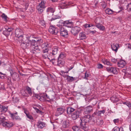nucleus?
Wrapping results in <instances>:
<instances>
[{"label": "nucleus", "mask_w": 131, "mask_h": 131, "mask_svg": "<svg viewBox=\"0 0 131 131\" xmlns=\"http://www.w3.org/2000/svg\"><path fill=\"white\" fill-rule=\"evenodd\" d=\"M42 49V57L43 59L48 58L50 60L48 57L49 49L51 48V45L47 43H45L42 44L41 45Z\"/></svg>", "instance_id": "nucleus-2"}, {"label": "nucleus", "mask_w": 131, "mask_h": 131, "mask_svg": "<svg viewBox=\"0 0 131 131\" xmlns=\"http://www.w3.org/2000/svg\"><path fill=\"white\" fill-rule=\"evenodd\" d=\"M112 73L114 74H116L118 72L117 71V69L116 68H112Z\"/></svg>", "instance_id": "nucleus-44"}, {"label": "nucleus", "mask_w": 131, "mask_h": 131, "mask_svg": "<svg viewBox=\"0 0 131 131\" xmlns=\"http://www.w3.org/2000/svg\"><path fill=\"white\" fill-rule=\"evenodd\" d=\"M92 118L90 115H86L80 118V127L85 131L88 130V123L92 119Z\"/></svg>", "instance_id": "nucleus-1"}, {"label": "nucleus", "mask_w": 131, "mask_h": 131, "mask_svg": "<svg viewBox=\"0 0 131 131\" xmlns=\"http://www.w3.org/2000/svg\"><path fill=\"white\" fill-rule=\"evenodd\" d=\"M106 70L107 71L110 73H112V67H107L106 68Z\"/></svg>", "instance_id": "nucleus-47"}, {"label": "nucleus", "mask_w": 131, "mask_h": 131, "mask_svg": "<svg viewBox=\"0 0 131 131\" xmlns=\"http://www.w3.org/2000/svg\"><path fill=\"white\" fill-rule=\"evenodd\" d=\"M9 113L11 117H15V115L17 114V113L16 112H14L13 113Z\"/></svg>", "instance_id": "nucleus-48"}, {"label": "nucleus", "mask_w": 131, "mask_h": 131, "mask_svg": "<svg viewBox=\"0 0 131 131\" xmlns=\"http://www.w3.org/2000/svg\"><path fill=\"white\" fill-rule=\"evenodd\" d=\"M80 30L81 28L79 27L76 26L73 27L70 31L75 36L80 32Z\"/></svg>", "instance_id": "nucleus-4"}, {"label": "nucleus", "mask_w": 131, "mask_h": 131, "mask_svg": "<svg viewBox=\"0 0 131 131\" xmlns=\"http://www.w3.org/2000/svg\"><path fill=\"white\" fill-rule=\"evenodd\" d=\"M40 24L41 26L45 27V22L43 20H40Z\"/></svg>", "instance_id": "nucleus-41"}, {"label": "nucleus", "mask_w": 131, "mask_h": 131, "mask_svg": "<svg viewBox=\"0 0 131 131\" xmlns=\"http://www.w3.org/2000/svg\"><path fill=\"white\" fill-rule=\"evenodd\" d=\"M126 47L127 48L129 49H131V45L129 43L126 44Z\"/></svg>", "instance_id": "nucleus-56"}, {"label": "nucleus", "mask_w": 131, "mask_h": 131, "mask_svg": "<svg viewBox=\"0 0 131 131\" xmlns=\"http://www.w3.org/2000/svg\"><path fill=\"white\" fill-rule=\"evenodd\" d=\"M26 38L28 39V40H29V43L30 44V47H31V48L32 47H34L35 46L36 43L37 42H38L39 41L41 42L42 41V40L41 39H40V40H38L37 41H36L34 40H31L30 39L29 37H26Z\"/></svg>", "instance_id": "nucleus-6"}, {"label": "nucleus", "mask_w": 131, "mask_h": 131, "mask_svg": "<svg viewBox=\"0 0 131 131\" xmlns=\"http://www.w3.org/2000/svg\"><path fill=\"white\" fill-rule=\"evenodd\" d=\"M74 110V109L72 108L71 107H68L67 108V113L68 114H70Z\"/></svg>", "instance_id": "nucleus-28"}, {"label": "nucleus", "mask_w": 131, "mask_h": 131, "mask_svg": "<svg viewBox=\"0 0 131 131\" xmlns=\"http://www.w3.org/2000/svg\"><path fill=\"white\" fill-rule=\"evenodd\" d=\"M24 112L26 114V116L27 115L29 114V111L26 109H25L24 110Z\"/></svg>", "instance_id": "nucleus-51"}, {"label": "nucleus", "mask_w": 131, "mask_h": 131, "mask_svg": "<svg viewBox=\"0 0 131 131\" xmlns=\"http://www.w3.org/2000/svg\"><path fill=\"white\" fill-rule=\"evenodd\" d=\"M84 112L85 114H88L93 111V108L91 106H89L85 108L84 109Z\"/></svg>", "instance_id": "nucleus-14"}, {"label": "nucleus", "mask_w": 131, "mask_h": 131, "mask_svg": "<svg viewBox=\"0 0 131 131\" xmlns=\"http://www.w3.org/2000/svg\"><path fill=\"white\" fill-rule=\"evenodd\" d=\"M26 116L28 118L30 119V120H33V117L30 115L29 114H28Z\"/></svg>", "instance_id": "nucleus-52"}, {"label": "nucleus", "mask_w": 131, "mask_h": 131, "mask_svg": "<svg viewBox=\"0 0 131 131\" xmlns=\"http://www.w3.org/2000/svg\"><path fill=\"white\" fill-rule=\"evenodd\" d=\"M5 29V30H4L3 31V34L5 36H6L9 35V34L8 32V31L7 30V29Z\"/></svg>", "instance_id": "nucleus-42"}, {"label": "nucleus", "mask_w": 131, "mask_h": 131, "mask_svg": "<svg viewBox=\"0 0 131 131\" xmlns=\"http://www.w3.org/2000/svg\"><path fill=\"white\" fill-rule=\"evenodd\" d=\"M89 76V75L88 74H87V71H86L85 73V76L84 77V78L87 79L88 77Z\"/></svg>", "instance_id": "nucleus-55"}, {"label": "nucleus", "mask_w": 131, "mask_h": 131, "mask_svg": "<svg viewBox=\"0 0 131 131\" xmlns=\"http://www.w3.org/2000/svg\"><path fill=\"white\" fill-rule=\"evenodd\" d=\"M35 97L36 98H37L40 101H41L42 100V99L41 97L38 95H35Z\"/></svg>", "instance_id": "nucleus-54"}, {"label": "nucleus", "mask_w": 131, "mask_h": 131, "mask_svg": "<svg viewBox=\"0 0 131 131\" xmlns=\"http://www.w3.org/2000/svg\"><path fill=\"white\" fill-rule=\"evenodd\" d=\"M95 26L101 30H103L105 28L104 27L100 24H96L95 25Z\"/></svg>", "instance_id": "nucleus-27"}, {"label": "nucleus", "mask_w": 131, "mask_h": 131, "mask_svg": "<svg viewBox=\"0 0 131 131\" xmlns=\"http://www.w3.org/2000/svg\"><path fill=\"white\" fill-rule=\"evenodd\" d=\"M46 96L47 98L49 99L50 100H53L54 99V97L52 96L51 95H50L49 96H48L47 94H46Z\"/></svg>", "instance_id": "nucleus-43"}, {"label": "nucleus", "mask_w": 131, "mask_h": 131, "mask_svg": "<svg viewBox=\"0 0 131 131\" xmlns=\"http://www.w3.org/2000/svg\"><path fill=\"white\" fill-rule=\"evenodd\" d=\"M7 110V107L2 105H0V110L1 112H5Z\"/></svg>", "instance_id": "nucleus-26"}, {"label": "nucleus", "mask_w": 131, "mask_h": 131, "mask_svg": "<svg viewBox=\"0 0 131 131\" xmlns=\"http://www.w3.org/2000/svg\"><path fill=\"white\" fill-rule=\"evenodd\" d=\"M13 101L14 103H16L18 101V99L17 98H15L13 99Z\"/></svg>", "instance_id": "nucleus-58"}, {"label": "nucleus", "mask_w": 131, "mask_h": 131, "mask_svg": "<svg viewBox=\"0 0 131 131\" xmlns=\"http://www.w3.org/2000/svg\"><path fill=\"white\" fill-rule=\"evenodd\" d=\"M2 124L4 126L9 128L12 127L13 125L12 122L8 121L6 120Z\"/></svg>", "instance_id": "nucleus-10"}, {"label": "nucleus", "mask_w": 131, "mask_h": 131, "mask_svg": "<svg viewBox=\"0 0 131 131\" xmlns=\"http://www.w3.org/2000/svg\"><path fill=\"white\" fill-rule=\"evenodd\" d=\"M72 129L74 131H81L80 129L78 126H73Z\"/></svg>", "instance_id": "nucleus-36"}, {"label": "nucleus", "mask_w": 131, "mask_h": 131, "mask_svg": "<svg viewBox=\"0 0 131 131\" xmlns=\"http://www.w3.org/2000/svg\"><path fill=\"white\" fill-rule=\"evenodd\" d=\"M128 7L129 8V9L131 11V3H129L128 5Z\"/></svg>", "instance_id": "nucleus-64"}, {"label": "nucleus", "mask_w": 131, "mask_h": 131, "mask_svg": "<svg viewBox=\"0 0 131 131\" xmlns=\"http://www.w3.org/2000/svg\"><path fill=\"white\" fill-rule=\"evenodd\" d=\"M96 123L97 125L100 126L103 124V122L102 119H98L97 120Z\"/></svg>", "instance_id": "nucleus-29"}, {"label": "nucleus", "mask_w": 131, "mask_h": 131, "mask_svg": "<svg viewBox=\"0 0 131 131\" xmlns=\"http://www.w3.org/2000/svg\"><path fill=\"white\" fill-rule=\"evenodd\" d=\"M65 111L64 108L61 107L57 108L56 113V116H59L62 114Z\"/></svg>", "instance_id": "nucleus-11"}, {"label": "nucleus", "mask_w": 131, "mask_h": 131, "mask_svg": "<svg viewBox=\"0 0 131 131\" xmlns=\"http://www.w3.org/2000/svg\"><path fill=\"white\" fill-rule=\"evenodd\" d=\"M15 36L17 37L23 35L22 30L19 28L16 29L15 31Z\"/></svg>", "instance_id": "nucleus-9"}, {"label": "nucleus", "mask_w": 131, "mask_h": 131, "mask_svg": "<svg viewBox=\"0 0 131 131\" xmlns=\"http://www.w3.org/2000/svg\"><path fill=\"white\" fill-rule=\"evenodd\" d=\"M29 41L28 39L26 38V39L25 41H23L20 44V46L21 48L24 49L29 48L30 45Z\"/></svg>", "instance_id": "nucleus-3"}, {"label": "nucleus", "mask_w": 131, "mask_h": 131, "mask_svg": "<svg viewBox=\"0 0 131 131\" xmlns=\"http://www.w3.org/2000/svg\"><path fill=\"white\" fill-rule=\"evenodd\" d=\"M65 63V59L58 58V65L59 66H63Z\"/></svg>", "instance_id": "nucleus-17"}, {"label": "nucleus", "mask_w": 131, "mask_h": 131, "mask_svg": "<svg viewBox=\"0 0 131 131\" xmlns=\"http://www.w3.org/2000/svg\"><path fill=\"white\" fill-rule=\"evenodd\" d=\"M49 31L52 34L56 35L58 32V30L53 26H51L49 27Z\"/></svg>", "instance_id": "nucleus-7"}, {"label": "nucleus", "mask_w": 131, "mask_h": 131, "mask_svg": "<svg viewBox=\"0 0 131 131\" xmlns=\"http://www.w3.org/2000/svg\"><path fill=\"white\" fill-rule=\"evenodd\" d=\"M14 117H12V118L14 119L18 120H21V118L18 116H15Z\"/></svg>", "instance_id": "nucleus-46"}, {"label": "nucleus", "mask_w": 131, "mask_h": 131, "mask_svg": "<svg viewBox=\"0 0 131 131\" xmlns=\"http://www.w3.org/2000/svg\"><path fill=\"white\" fill-rule=\"evenodd\" d=\"M26 91L28 93V94L31 96L32 94L31 89L29 87H27L26 89Z\"/></svg>", "instance_id": "nucleus-30"}, {"label": "nucleus", "mask_w": 131, "mask_h": 131, "mask_svg": "<svg viewBox=\"0 0 131 131\" xmlns=\"http://www.w3.org/2000/svg\"><path fill=\"white\" fill-rule=\"evenodd\" d=\"M69 121V120H66V127H68L70 126Z\"/></svg>", "instance_id": "nucleus-53"}, {"label": "nucleus", "mask_w": 131, "mask_h": 131, "mask_svg": "<svg viewBox=\"0 0 131 131\" xmlns=\"http://www.w3.org/2000/svg\"><path fill=\"white\" fill-rule=\"evenodd\" d=\"M31 48L32 49V50L31 51L32 53H35V51L38 52L40 50L37 45L32 47Z\"/></svg>", "instance_id": "nucleus-18"}, {"label": "nucleus", "mask_w": 131, "mask_h": 131, "mask_svg": "<svg viewBox=\"0 0 131 131\" xmlns=\"http://www.w3.org/2000/svg\"><path fill=\"white\" fill-rule=\"evenodd\" d=\"M105 12L107 14H111L113 13V11L109 8L106 9L105 10Z\"/></svg>", "instance_id": "nucleus-31"}, {"label": "nucleus", "mask_w": 131, "mask_h": 131, "mask_svg": "<svg viewBox=\"0 0 131 131\" xmlns=\"http://www.w3.org/2000/svg\"><path fill=\"white\" fill-rule=\"evenodd\" d=\"M103 62L105 64L107 65L111 66L112 64L110 63L107 59H105L103 60Z\"/></svg>", "instance_id": "nucleus-35"}, {"label": "nucleus", "mask_w": 131, "mask_h": 131, "mask_svg": "<svg viewBox=\"0 0 131 131\" xmlns=\"http://www.w3.org/2000/svg\"><path fill=\"white\" fill-rule=\"evenodd\" d=\"M67 80L68 81L70 82L74 80V78L72 77H70L68 75L67 76Z\"/></svg>", "instance_id": "nucleus-33"}, {"label": "nucleus", "mask_w": 131, "mask_h": 131, "mask_svg": "<svg viewBox=\"0 0 131 131\" xmlns=\"http://www.w3.org/2000/svg\"><path fill=\"white\" fill-rule=\"evenodd\" d=\"M126 62L124 60H121L117 62L118 67L120 68H123L125 65Z\"/></svg>", "instance_id": "nucleus-16"}, {"label": "nucleus", "mask_w": 131, "mask_h": 131, "mask_svg": "<svg viewBox=\"0 0 131 131\" xmlns=\"http://www.w3.org/2000/svg\"><path fill=\"white\" fill-rule=\"evenodd\" d=\"M45 123L43 122L39 121L37 124V126L38 128H42L45 126Z\"/></svg>", "instance_id": "nucleus-13"}, {"label": "nucleus", "mask_w": 131, "mask_h": 131, "mask_svg": "<svg viewBox=\"0 0 131 131\" xmlns=\"http://www.w3.org/2000/svg\"><path fill=\"white\" fill-rule=\"evenodd\" d=\"M46 2L44 1H41V2L39 4V5L38 6L42 8H45L46 7L45 6Z\"/></svg>", "instance_id": "nucleus-24"}, {"label": "nucleus", "mask_w": 131, "mask_h": 131, "mask_svg": "<svg viewBox=\"0 0 131 131\" xmlns=\"http://www.w3.org/2000/svg\"><path fill=\"white\" fill-rule=\"evenodd\" d=\"M73 24V23L70 20L66 21V28L67 29H68L70 28V31L71 30V28H72V25Z\"/></svg>", "instance_id": "nucleus-12"}, {"label": "nucleus", "mask_w": 131, "mask_h": 131, "mask_svg": "<svg viewBox=\"0 0 131 131\" xmlns=\"http://www.w3.org/2000/svg\"><path fill=\"white\" fill-rule=\"evenodd\" d=\"M81 115V111H76L73 112L71 116L73 119L75 120L79 117Z\"/></svg>", "instance_id": "nucleus-5"}, {"label": "nucleus", "mask_w": 131, "mask_h": 131, "mask_svg": "<svg viewBox=\"0 0 131 131\" xmlns=\"http://www.w3.org/2000/svg\"><path fill=\"white\" fill-rule=\"evenodd\" d=\"M97 112H94V113L92 115V116L93 117H95L96 115Z\"/></svg>", "instance_id": "nucleus-63"}, {"label": "nucleus", "mask_w": 131, "mask_h": 131, "mask_svg": "<svg viewBox=\"0 0 131 131\" xmlns=\"http://www.w3.org/2000/svg\"><path fill=\"white\" fill-rule=\"evenodd\" d=\"M119 46L118 44L114 43L113 45H111L112 49L116 52L117 51L118 47Z\"/></svg>", "instance_id": "nucleus-23"}, {"label": "nucleus", "mask_w": 131, "mask_h": 131, "mask_svg": "<svg viewBox=\"0 0 131 131\" xmlns=\"http://www.w3.org/2000/svg\"><path fill=\"white\" fill-rule=\"evenodd\" d=\"M58 58H61V59H65V57L64 54L62 52H61L59 55Z\"/></svg>", "instance_id": "nucleus-40"}, {"label": "nucleus", "mask_w": 131, "mask_h": 131, "mask_svg": "<svg viewBox=\"0 0 131 131\" xmlns=\"http://www.w3.org/2000/svg\"><path fill=\"white\" fill-rule=\"evenodd\" d=\"M84 26L86 28L87 27H90V25L88 24H85L84 25Z\"/></svg>", "instance_id": "nucleus-62"}, {"label": "nucleus", "mask_w": 131, "mask_h": 131, "mask_svg": "<svg viewBox=\"0 0 131 131\" xmlns=\"http://www.w3.org/2000/svg\"><path fill=\"white\" fill-rule=\"evenodd\" d=\"M54 11V8L51 7H49L47 9V12H48V14L50 13H51V15H53V13Z\"/></svg>", "instance_id": "nucleus-20"}, {"label": "nucleus", "mask_w": 131, "mask_h": 131, "mask_svg": "<svg viewBox=\"0 0 131 131\" xmlns=\"http://www.w3.org/2000/svg\"><path fill=\"white\" fill-rule=\"evenodd\" d=\"M5 29H7L8 32L10 34V33L13 30V29L11 28H8L7 26H5Z\"/></svg>", "instance_id": "nucleus-39"}, {"label": "nucleus", "mask_w": 131, "mask_h": 131, "mask_svg": "<svg viewBox=\"0 0 131 131\" xmlns=\"http://www.w3.org/2000/svg\"><path fill=\"white\" fill-rule=\"evenodd\" d=\"M23 35H22L21 36H19L17 37H18V40L20 43L22 42V41L23 40Z\"/></svg>", "instance_id": "nucleus-37"}, {"label": "nucleus", "mask_w": 131, "mask_h": 131, "mask_svg": "<svg viewBox=\"0 0 131 131\" xmlns=\"http://www.w3.org/2000/svg\"><path fill=\"white\" fill-rule=\"evenodd\" d=\"M60 34L61 36L64 37H65L66 36V29L65 27H63L61 28Z\"/></svg>", "instance_id": "nucleus-19"}, {"label": "nucleus", "mask_w": 131, "mask_h": 131, "mask_svg": "<svg viewBox=\"0 0 131 131\" xmlns=\"http://www.w3.org/2000/svg\"><path fill=\"white\" fill-rule=\"evenodd\" d=\"M60 74L63 76L64 78L66 77V74H65V72L63 71H61L60 73Z\"/></svg>", "instance_id": "nucleus-50"}, {"label": "nucleus", "mask_w": 131, "mask_h": 131, "mask_svg": "<svg viewBox=\"0 0 131 131\" xmlns=\"http://www.w3.org/2000/svg\"><path fill=\"white\" fill-rule=\"evenodd\" d=\"M112 61L114 63H115L117 62V59L115 58L112 59Z\"/></svg>", "instance_id": "nucleus-60"}, {"label": "nucleus", "mask_w": 131, "mask_h": 131, "mask_svg": "<svg viewBox=\"0 0 131 131\" xmlns=\"http://www.w3.org/2000/svg\"><path fill=\"white\" fill-rule=\"evenodd\" d=\"M105 112V110H103L102 111H99L97 112V114L99 116H101L102 114H104Z\"/></svg>", "instance_id": "nucleus-45"}, {"label": "nucleus", "mask_w": 131, "mask_h": 131, "mask_svg": "<svg viewBox=\"0 0 131 131\" xmlns=\"http://www.w3.org/2000/svg\"><path fill=\"white\" fill-rule=\"evenodd\" d=\"M129 107H131V103L129 102H127L126 105Z\"/></svg>", "instance_id": "nucleus-61"}, {"label": "nucleus", "mask_w": 131, "mask_h": 131, "mask_svg": "<svg viewBox=\"0 0 131 131\" xmlns=\"http://www.w3.org/2000/svg\"><path fill=\"white\" fill-rule=\"evenodd\" d=\"M43 8H42V7L38 6L37 7V9L38 10L39 13L40 14L42 12H43Z\"/></svg>", "instance_id": "nucleus-32"}, {"label": "nucleus", "mask_w": 131, "mask_h": 131, "mask_svg": "<svg viewBox=\"0 0 131 131\" xmlns=\"http://www.w3.org/2000/svg\"><path fill=\"white\" fill-rule=\"evenodd\" d=\"M11 75L13 80L16 81H19L20 80V78L19 75L18 73L14 72L13 74L11 73Z\"/></svg>", "instance_id": "nucleus-8"}, {"label": "nucleus", "mask_w": 131, "mask_h": 131, "mask_svg": "<svg viewBox=\"0 0 131 131\" xmlns=\"http://www.w3.org/2000/svg\"><path fill=\"white\" fill-rule=\"evenodd\" d=\"M113 131H124L122 127H115L113 128Z\"/></svg>", "instance_id": "nucleus-34"}, {"label": "nucleus", "mask_w": 131, "mask_h": 131, "mask_svg": "<svg viewBox=\"0 0 131 131\" xmlns=\"http://www.w3.org/2000/svg\"><path fill=\"white\" fill-rule=\"evenodd\" d=\"M2 17L4 19L5 21H6L7 17L5 14H3L2 15Z\"/></svg>", "instance_id": "nucleus-49"}, {"label": "nucleus", "mask_w": 131, "mask_h": 131, "mask_svg": "<svg viewBox=\"0 0 131 131\" xmlns=\"http://www.w3.org/2000/svg\"><path fill=\"white\" fill-rule=\"evenodd\" d=\"M60 8L62 9H65L66 7L65 1L64 2H62L60 5Z\"/></svg>", "instance_id": "nucleus-38"}, {"label": "nucleus", "mask_w": 131, "mask_h": 131, "mask_svg": "<svg viewBox=\"0 0 131 131\" xmlns=\"http://www.w3.org/2000/svg\"><path fill=\"white\" fill-rule=\"evenodd\" d=\"M113 121L115 124H116L119 122V119H115L113 120Z\"/></svg>", "instance_id": "nucleus-57"}, {"label": "nucleus", "mask_w": 131, "mask_h": 131, "mask_svg": "<svg viewBox=\"0 0 131 131\" xmlns=\"http://www.w3.org/2000/svg\"><path fill=\"white\" fill-rule=\"evenodd\" d=\"M4 114H0V122L1 124H2L6 120Z\"/></svg>", "instance_id": "nucleus-21"}, {"label": "nucleus", "mask_w": 131, "mask_h": 131, "mask_svg": "<svg viewBox=\"0 0 131 131\" xmlns=\"http://www.w3.org/2000/svg\"><path fill=\"white\" fill-rule=\"evenodd\" d=\"M65 24L66 21H63L62 20H61L58 23L57 25L59 27H61V28L63 27L65 28Z\"/></svg>", "instance_id": "nucleus-15"}, {"label": "nucleus", "mask_w": 131, "mask_h": 131, "mask_svg": "<svg viewBox=\"0 0 131 131\" xmlns=\"http://www.w3.org/2000/svg\"><path fill=\"white\" fill-rule=\"evenodd\" d=\"M98 68L99 69L101 68H103V66L101 64H99L97 65Z\"/></svg>", "instance_id": "nucleus-59"}, {"label": "nucleus", "mask_w": 131, "mask_h": 131, "mask_svg": "<svg viewBox=\"0 0 131 131\" xmlns=\"http://www.w3.org/2000/svg\"><path fill=\"white\" fill-rule=\"evenodd\" d=\"M79 38L80 40L85 39L86 38V35L83 32H81L79 34Z\"/></svg>", "instance_id": "nucleus-25"}, {"label": "nucleus", "mask_w": 131, "mask_h": 131, "mask_svg": "<svg viewBox=\"0 0 131 131\" xmlns=\"http://www.w3.org/2000/svg\"><path fill=\"white\" fill-rule=\"evenodd\" d=\"M58 47H54L52 48V55L54 56L56 55L58 53Z\"/></svg>", "instance_id": "nucleus-22"}]
</instances>
